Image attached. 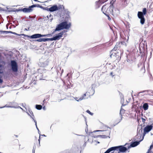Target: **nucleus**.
Listing matches in <instances>:
<instances>
[{"label": "nucleus", "mask_w": 153, "mask_h": 153, "mask_svg": "<svg viewBox=\"0 0 153 153\" xmlns=\"http://www.w3.org/2000/svg\"><path fill=\"white\" fill-rule=\"evenodd\" d=\"M117 13H114V7L113 4H111L110 6L107 7V10L106 11V13L108 14H111L114 17H116L119 13V11L118 10H116Z\"/></svg>", "instance_id": "nucleus-2"}, {"label": "nucleus", "mask_w": 153, "mask_h": 153, "mask_svg": "<svg viewBox=\"0 0 153 153\" xmlns=\"http://www.w3.org/2000/svg\"><path fill=\"white\" fill-rule=\"evenodd\" d=\"M109 14H107L105 15H106L108 17V20H110L111 19L109 16Z\"/></svg>", "instance_id": "nucleus-34"}, {"label": "nucleus", "mask_w": 153, "mask_h": 153, "mask_svg": "<svg viewBox=\"0 0 153 153\" xmlns=\"http://www.w3.org/2000/svg\"><path fill=\"white\" fill-rule=\"evenodd\" d=\"M51 36H52V34H46V37H50Z\"/></svg>", "instance_id": "nucleus-39"}, {"label": "nucleus", "mask_w": 153, "mask_h": 153, "mask_svg": "<svg viewBox=\"0 0 153 153\" xmlns=\"http://www.w3.org/2000/svg\"><path fill=\"white\" fill-rule=\"evenodd\" d=\"M33 0L34 1H35L38 2H40L39 1H38L37 0Z\"/></svg>", "instance_id": "nucleus-50"}, {"label": "nucleus", "mask_w": 153, "mask_h": 153, "mask_svg": "<svg viewBox=\"0 0 153 153\" xmlns=\"http://www.w3.org/2000/svg\"><path fill=\"white\" fill-rule=\"evenodd\" d=\"M116 10H118V9H114V13H117V11Z\"/></svg>", "instance_id": "nucleus-44"}, {"label": "nucleus", "mask_w": 153, "mask_h": 153, "mask_svg": "<svg viewBox=\"0 0 153 153\" xmlns=\"http://www.w3.org/2000/svg\"><path fill=\"white\" fill-rule=\"evenodd\" d=\"M16 108H20L21 109H22V110H23V109L20 106H18L17 107L16 106Z\"/></svg>", "instance_id": "nucleus-40"}, {"label": "nucleus", "mask_w": 153, "mask_h": 153, "mask_svg": "<svg viewBox=\"0 0 153 153\" xmlns=\"http://www.w3.org/2000/svg\"><path fill=\"white\" fill-rule=\"evenodd\" d=\"M48 61L47 59L42 58L39 59V65L41 67H45L48 65Z\"/></svg>", "instance_id": "nucleus-6"}, {"label": "nucleus", "mask_w": 153, "mask_h": 153, "mask_svg": "<svg viewBox=\"0 0 153 153\" xmlns=\"http://www.w3.org/2000/svg\"><path fill=\"white\" fill-rule=\"evenodd\" d=\"M98 131H103L104 132L102 133V134H105L106 135H110L111 131H102V130H97L94 131L93 132H98Z\"/></svg>", "instance_id": "nucleus-16"}, {"label": "nucleus", "mask_w": 153, "mask_h": 153, "mask_svg": "<svg viewBox=\"0 0 153 153\" xmlns=\"http://www.w3.org/2000/svg\"><path fill=\"white\" fill-rule=\"evenodd\" d=\"M42 135V136H45V137L46 136L45 135H44V134L42 135Z\"/></svg>", "instance_id": "nucleus-61"}, {"label": "nucleus", "mask_w": 153, "mask_h": 153, "mask_svg": "<svg viewBox=\"0 0 153 153\" xmlns=\"http://www.w3.org/2000/svg\"><path fill=\"white\" fill-rule=\"evenodd\" d=\"M28 114L30 116V117H31V118H32L33 120L34 121V123H35V125H36H36H37V122H36V120H35V117H34V116L33 115L32 116H31L28 113Z\"/></svg>", "instance_id": "nucleus-24"}, {"label": "nucleus", "mask_w": 153, "mask_h": 153, "mask_svg": "<svg viewBox=\"0 0 153 153\" xmlns=\"http://www.w3.org/2000/svg\"><path fill=\"white\" fill-rule=\"evenodd\" d=\"M41 9H42L44 10H46L48 11H49L50 12V7L48 8V7H43V8H41Z\"/></svg>", "instance_id": "nucleus-29"}, {"label": "nucleus", "mask_w": 153, "mask_h": 153, "mask_svg": "<svg viewBox=\"0 0 153 153\" xmlns=\"http://www.w3.org/2000/svg\"><path fill=\"white\" fill-rule=\"evenodd\" d=\"M3 82V81L2 79H0V83H2Z\"/></svg>", "instance_id": "nucleus-45"}, {"label": "nucleus", "mask_w": 153, "mask_h": 153, "mask_svg": "<svg viewBox=\"0 0 153 153\" xmlns=\"http://www.w3.org/2000/svg\"><path fill=\"white\" fill-rule=\"evenodd\" d=\"M96 142H97V143H100V142H98V141H96Z\"/></svg>", "instance_id": "nucleus-63"}, {"label": "nucleus", "mask_w": 153, "mask_h": 153, "mask_svg": "<svg viewBox=\"0 0 153 153\" xmlns=\"http://www.w3.org/2000/svg\"><path fill=\"white\" fill-rule=\"evenodd\" d=\"M149 151H150L149 150H148V151L147 152H146V153H149Z\"/></svg>", "instance_id": "nucleus-56"}, {"label": "nucleus", "mask_w": 153, "mask_h": 153, "mask_svg": "<svg viewBox=\"0 0 153 153\" xmlns=\"http://www.w3.org/2000/svg\"><path fill=\"white\" fill-rule=\"evenodd\" d=\"M153 147V145L152 144L151 145L150 147V148L149 149H148L150 151L152 149V147Z\"/></svg>", "instance_id": "nucleus-38"}, {"label": "nucleus", "mask_w": 153, "mask_h": 153, "mask_svg": "<svg viewBox=\"0 0 153 153\" xmlns=\"http://www.w3.org/2000/svg\"><path fill=\"white\" fill-rule=\"evenodd\" d=\"M50 12H53L58 10L57 6L56 4L53 5L50 7Z\"/></svg>", "instance_id": "nucleus-13"}, {"label": "nucleus", "mask_w": 153, "mask_h": 153, "mask_svg": "<svg viewBox=\"0 0 153 153\" xmlns=\"http://www.w3.org/2000/svg\"><path fill=\"white\" fill-rule=\"evenodd\" d=\"M52 19H53V18H51V19H50V20L51 22L52 21Z\"/></svg>", "instance_id": "nucleus-58"}, {"label": "nucleus", "mask_w": 153, "mask_h": 153, "mask_svg": "<svg viewBox=\"0 0 153 153\" xmlns=\"http://www.w3.org/2000/svg\"><path fill=\"white\" fill-rule=\"evenodd\" d=\"M47 17L48 19H49V17L48 16H47Z\"/></svg>", "instance_id": "nucleus-59"}, {"label": "nucleus", "mask_w": 153, "mask_h": 153, "mask_svg": "<svg viewBox=\"0 0 153 153\" xmlns=\"http://www.w3.org/2000/svg\"><path fill=\"white\" fill-rule=\"evenodd\" d=\"M116 53H112L110 55V56L111 58L112 57V56H115V55H116Z\"/></svg>", "instance_id": "nucleus-33"}, {"label": "nucleus", "mask_w": 153, "mask_h": 153, "mask_svg": "<svg viewBox=\"0 0 153 153\" xmlns=\"http://www.w3.org/2000/svg\"><path fill=\"white\" fill-rule=\"evenodd\" d=\"M4 107H7V108H16L15 106H8L7 105H5L4 106L1 107H0V108H3Z\"/></svg>", "instance_id": "nucleus-26"}, {"label": "nucleus", "mask_w": 153, "mask_h": 153, "mask_svg": "<svg viewBox=\"0 0 153 153\" xmlns=\"http://www.w3.org/2000/svg\"><path fill=\"white\" fill-rule=\"evenodd\" d=\"M146 13V8H144L143 10L142 13L144 15H145Z\"/></svg>", "instance_id": "nucleus-28"}, {"label": "nucleus", "mask_w": 153, "mask_h": 153, "mask_svg": "<svg viewBox=\"0 0 153 153\" xmlns=\"http://www.w3.org/2000/svg\"><path fill=\"white\" fill-rule=\"evenodd\" d=\"M29 112L30 113H28L31 116H32L33 115V112L32 111H29ZM27 114H28V112H27Z\"/></svg>", "instance_id": "nucleus-35"}, {"label": "nucleus", "mask_w": 153, "mask_h": 153, "mask_svg": "<svg viewBox=\"0 0 153 153\" xmlns=\"http://www.w3.org/2000/svg\"><path fill=\"white\" fill-rule=\"evenodd\" d=\"M141 135L140 134H137V135L136 136V138L140 137V138L141 137Z\"/></svg>", "instance_id": "nucleus-31"}, {"label": "nucleus", "mask_w": 153, "mask_h": 153, "mask_svg": "<svg viewBox=\"0 0 153 153\" xmlns=\"http://www.w3.org/2000/svg\"><path fill=\"white\" fill-rule=\"evenodd\" d=\"M3 33H5L6 34H7L9 33V31H3Z\"/></svg>", "instance_id": "nucleus-42"}, {"label": "nucleus", "mask_w": 153, "mask_h": 153, "mask_svg": "<svg viewBox=\"0 0 153 153\" xmlns=\"http://www.w3.org/2000/svg\"><path fill=\"white\" fill-rule=\"evenodd\" d=\"M43 109L44 110H46V108L45 106H44L43 108Z\"/></svg>", "instance_id": "nucleus-46"}, {"label": "nucleus", "mask_w": 153, "mask_h": 153, "mask_svg": "<svg viewBox=\"0 0 153 153\" xmlns=\"http://www.w3.org/2000/svg\"><path fill=\"white\" fill-rule=\"evenodd\" d=\"M144 15L142 12L139 11L138 12L137 16L140 19V23L142 25L144 24L145 20Z\"/></svg>", "instance_id": "nucleus-7"}, {"label": "nucleus", "mask_w": 153, "mask_h": 153, "mask_svg": "<svg viewBox=\"0 0 153 153\" xmlns=\"http://www.w3.org/2000/svg\"><path fill=\"white\" fill-rule=\"evenodd\" d=\"M12 34H13L16 35H18V36H20V35L18 34L15 32H13Z\"/></svg>", "instance_id": "nucleus-41"}, {"label": "nucleus", "mask_w": 153, "mask_h": 153, "mask_svg": "<svg viewBox=\"0 0 153 153\" xmlns=\"http://www.w3.org/2000/svg\"><path fill=\"white\" fill-rule=\"evenodd\" d=\"M36 41L39 42H46L51 41L50 38H40L36 40Z\"/></svg>", "instance_id": "nucleus-15"}, {"label": "nucleus", "mask_w": 153, "mask_h": 153, "mask_svg": "<svg viewBox=\"0 0 153 153\" xmlns=\"http://www.w3.org/2000/svg\"><path fill=\"white\" fill-rule=\"evenodd\" d=\"M39 7V8H43V7L42 6H41L40 5H39V4H33L32 5H31L30 6V7H31L32 8H33V7Z\"/></svg>", "instance_id": "nucleus-22"}, {"label": "nucleus", "mask_w": 153, "mask_h": 153, "mask_svg": "<svg viewBox=\"0 0 153 153\" xmlns=\"http://www.w3.org/2000/svg\"><path fill=\"white\" fill-rule=\"evenodd\" d=\"M113 151L111 153H119V148L118 146H114L109 148L106 151L105 153H109L111 151Z\"/></svg>", "instance_id": "nucleus-4"}, {"label": "nucleus", "mask_w": 153, "mask_h": 153, "mask_svg": "<svg viewBox=\"0 0 153 153\" xmlns=\"http://www.w3.org/2000/svg\"><path fill=\"white\" fill-rule=\"evenodd\" d=\"M13 32L11 31H9V33H12Z\"/></svg>", "instance_id": "nucleus-51"}, {"label": "nucleus", "mask_w": 153, "mask_h": 153, "mask_svg": "<svg viewBox=\"0 0 153 153\" xmlns=\"http://www.w3.org/2000/svg\"><path fill=\"white\" fill-rule=\"evenodd\" d=\"M91 91H92V92L93 93L92 94H93L94 93L95 90H94V88H93V87H92Z\"/></svg>", "instance_id": "nucleus-36"}, {"label": "nucleus", "mask_w": 153, "mask_h": 153, "mask_svg": "<svg viewBox=\"0 0 153 153\" xmlns=\"http://www.w3.org/2000/svg\"><path fill=\"white\" fill-rule=\"evenodd\" d=\"M40 136L39 137V143L40 144Z\"/></svg>", "instance_id": "nucleus-54"}, {"label": "nucleus", "mask_w": 153, "mask_h": 153, "mask_svg": "<svg viewBox=\"0 0 153 153\" xmlns=\"http://www.w3.org/2000/svg\"><path fill=\"white\" fill-rule=\"evenodd\" d=\"M86 96V94H84L82 97H81L78 100H77V101L79 102L83 99H85V97Z\"/></svg>", "instance_id": "nucleus-23"}, {"label": "nucleus", "mask_w": 153, "mask_h": 153, "mask_svg": "<svg viewBox=\"0 0 153 153\" xmlns=\"http://www.w3.org/2000/svg\"><path fill=\"white\" fill-rule=\"evenodd\" d=\"M2 67V65L0 63V68Z\"/></svg>", "instance_id": "nucleus-55"}, {"label": "nucleus", "mask_w": 153, "mask_h": 153, "mask_svg": "<svg viewBox=\"0 0 153 153\" xmlns=\"http://www.w3.org/2000/svg\"><path fill=\"white\" fill-rule=\"evenodd\" d=\"M22 35H23L25 36H27L28 37L30 38L31 39H36L38 38H39L41 37H46V35H42L39 33H36L33 34L31 36H28L27 35H26L24 34H22Z\"/></svg>", "instance_id": "nucleus-5"}, {"label": "nucleus", "mask_w": 153, "mask_h": 153, "mask_svg": "<svg viewBox=\"0 0 153 153\" xmlns=\"http://www.w3.org/2000/svg\"><path fill=\"white\" fill-rule=\"evenodd\" d=\"M125 110L121 108L120 109V121H119L118 123L120 122L121 121V120H122V118H123L122 116H123V115L125 113Z\"/></svg>", "instance_id": "nucleus-14"}, {"label": "nucleus", "mask_w": 153, "mask_h": 153, "mask_svg": "<svg viewBox=\"0 0 153 153\" xmlns=\"http://www.w3.org/2000/svg\"><path fill=\"white\" fill-rule=\"evenodd\" d=\"M23 12L24 13H29L32 12L33 10L30 6L28 8L25 7L23 8Z\"/></svg>", "instance_id": "nucleus-12"}, {"label": "nucleus", "mask_w": 153, "mask_h": 153, "mask_svg": "<svg viewBox=\"0 0 153 153\" xmlns=\"http://www.w3.org/2000/svg\"><path fill=\"white\" fill-rule=\"evenodd\" d=\"M143 139V137H142V139L140 140L139 141H136L134 142H133L131 143L130 145H128V149H129L131 147H135L138 145H139L140 143V142L142 141Z\"/></svg>", "instance_id": "nucleus-10"}, {"label": "nucleus", "mask_w": 153, "mask_h": 153, "mask_svg": "<svg viewBox=\"0 0 153 153\" xmlns=\"http://www.w3.org/2000/svg\"><path fill=\"white\" fill-rule=\"evenodd\" d=\"M152 125H148L145 127L143 130L144 132L143 137H144V136L147 133H148L152 129Z\"/></svg>", "instance_id": "nucleus-8"}, {"label": "nucleus", "mask_w": 153, "mask_h": 153, "mask_svg": "<svg viewBox=\"0 0 153 153\" xmlns=\"http://www.w3.org/2000/svg\"><path fill=\"white\" fill-rule=\"evenodd\" d=\"M140 130L139 131H138V133H140Z\"/></svg>", "instance_id": "nucleus-64"}, {"label": "nucleus", "mask_w": 153, "mask_h": 153, "mask_svg": "<svg viewBox=\"0 0 153 153\" xmlns=\"http://www.w3.org/2000/svg\"><path fill=\"white\" fill-rule=\"evenodd\" d=\"M101 10L105 15L107 14V13H106V11L107 10V7L106 6V5H104L102 7Z\"/></svg>", "instance_id": "nucleus-17"}, {"label": "nucleus", "mask_w": 153, "mask_h": 153, "mask_svg": "<svg viewBox=\"0 0 153 153\" xmlns=\"http://www.w3.org/2000/svg\"><path fill=\"white\" fill-rule=\"evenodd\" d=\"M86 112H87V113H88L91 116H92L93 115V113L91 112L90 111H89L88 110H87L86 111Z\"/></svg>", "instance_id": "nucleus-30"}, {"label": "nucleus", "mask_w": 153, "mask_h": 153, "mask_svg": "<svg viewBox=\"0 0 153 153\" xmlns=\"http://www.w3.org/2000/svg\"><path fill=\"white\" fill-rule=\"evenodd\" d=\"M121 45V43H117L113 49L111 51V52L113 51H116L117 49L119 48H120Z\"/></svg>", "instance_id": "nucleus-18"}, {"label": "nucleus", "mask_w": 153, "mask_h": 153, "mask_svg": "<svg viewBox=\"0 0 153 153\" xmlns=\"http://www.w3.org/2000/svg\"><path fill=\"white\" fill-rule=\"evenodd\" d=\"M23 8L21 9V8H19L18 9H16V11H13V10H11V11H9V12H14V11H22L23 12Z\"/></svg>", "instance_id": "nucleus-27"}, {"label": "nucleus", "mask_w": 153, "mask_h": 153, "mask_svg": "<svg viewBox=\"0 0 153 153\" xmlns=\"http://www.w3.org/2000/svg\"><path fill=\"white\" fill-rule=\"evenodd\" d=\"M142 122L143 123L145 122V121H146V120L145 119L143 118H142Z\"/></svg>", "instance_id": "nucleus-43"}, {"label": "nucleus", "mask_w": 153, "mask_h": 153, "mask_svg": "<svg viewBox=\"0 0 153 153\" xmlns=\"http://www.w3.org/2000/svg\"><path fill=\"white\" fill-rule=\"evenodd\" d=\"M51 16H52L51 14H50L49 17H51Z\"/></svg>", "instance_id": "nucleus-52"}, {"label": "nucleus", "mask_w": 153, "mask_h": 153, "mask_svg": "<svg viewBox=\"0 0 153 153\" xmlns=\"http://www.w3.org/2000/svg\"><path fill=\"white\" fill-rule=\"evenodd\" d=\"M34 150H35V149H33V152H34Z\"/></svg>", "instance_id": "nucleus-62"}, {"label": "nucleus", "mask_w": 153, "mask_h": 153, "mask_svg": "<svg viewBox=\"0 0 153 153\" xmlns=\"http://www.w3.org/2000/svg\"><path fill=\"white\" fill-rule=\"evenodd\" d=\"M149 105L147 103H144L143 106V109L146 111L148 109Z\"/></svg>", "instance_id": "nucleus-20"}, {"label": "nucleus", "mask_w": 153, "mask_h": 153, "mask_svg": "<svg viewBox=\"0 0 153 153\" xmlns=\"http://www.w3.org/2000/svg\"><path fill=\"white\" fill-rule=\"evenodd\" d=\"M121 43V45H125L126 46V44L125 42H124V41L122 42Z\"/></svg>", "instance_id": "nucleus-37"}, {"label": "nucleus", "mask_w": 153, "mask_h": 153, "mask_svg": "<svg viewBox=\"0 0 153 153\" xmlns=\"http://www.w3.org/2000/svg\"><path fill=\"white\" fill-rule=\"evenodd\" d=\"M62 7H63V5H59L58 7L57 6V8H58V10H59V9H62Z\"/></svg>", "instance_id": "nucleus-32"}, {"label": "nucleus", "mask_w": 153, "mask_h": 153, "mask_svg": "<svg viewBox=\"0 0 153 153\" xmlns=\"http://www.w3.org/2000/svg\"><path fill=\"white\" fill-rule=\"evenodd\" d=\"M11 69L14 72H17L18 70V65L14 60H12L10 62Z\"/></svg>", "instance_id": "nucleus-3"}, {"label": "nucleus", "mask_w": 153, "mask_h": 153, "mask_svg": "<svg viewBox=\"0 0 153 153\" xmlns=\"http://www.w3.org/2000/svg\"><path fill=\"white\" fill-rule=\"evenodd\" d=\"M103 2H102L101 1V0H99L98 1H97L96 2V8H99L101 4H102Z\"/></svg>", "instance_id": "nucleus-19"}, {"label": "nucleus", "mask_w": 153, "mask_h": 153, "mask_svg": "<svg viewBox=\"0 0 153 153\" xmlns=\"http://www.w3.org/2000/svg\"><path fill=\"white\" fill-rule=\"evenodd\" d=\"M127 61L128 62V61H129V59H127Z\"/></svg>", "instance_id": "nucleus-60"}, {"label": "nucleus", "mask_w": 153, "mask_h": 153, "mask_svg": "<svg viewBox=\"0 0 153 153\" xmlns=\"http://www.w3.org/2000/svg\"><path fill=\"white\" fill-rule=\"evenodd\" d=\"M101 137L102 138H106L108 137L109 138H110V137L109 135H97V136H96L95 137H94V138L96 137Z\"/></svg>", "instance_id": "nucleus-21"}, {"label": "nucleus", "mask_w": 153, "mask_h": 153, "mask_svg": "<svg viewBox=\"0 0 153 153\" xmlns=\"http://www.w3.org/2000/svg\"><path fill=\"white\" fill-rule=\"evenodd\" d=\"M71 23H69L68 24L67 21L62 22L57 25L55 29L53 32L52 34H53L55 32L59 31L63 29H68L71 27Z\"/></svg>", "instance_id": "nucleus-1"}, {"label": "nucleus", "mask_w": 153, "mask_h": 153, "mask_svg": "<svg viewBox=\"0 0 153 153\" xmlns=\"http://www.w3.org/2000/svg\"><path fill=\"white\" fill-rule=\"evenodd\" d=\"M36 108L38 110H40L42 108V106L40 105H36Z\"/></svg>", "instance_id": "nucleus-25"}, {"label": "nucleus", "mask_w": 153, "mask_h": 153, "mask_svg": "<svg viewBox=\"0 0 153 153\" xmlns=\"http://www.w3.org/2000/svg\"><path fill=\"white\" fill-rule=\"evenodd\" d=\"M3 73V72L1 71V70L0 69V74H1Z\"/></svg>", "instance_id": "nucleus-53"}, {"label": "nucleus", "mask_w": 153, "mask_h": 153, "mask_svg": "<svg viewBox=\"0 0 153 153\" xmlns=\"http://www.w3.org/2000/svg\"><path fill=\"white\" fill-rule=\"evenodd\" d=\"M22 105L23 107H25V106L24 105V104L23 103L22 104Z\"/></svg>", "instance_id": "nucleus-57"}, {"label": "nucleus", "mask_w": 153, "mask_h": 153, "mask_svg": "<svg viewBox=\"0 0 153 153\" xmlns=\"http://www.w3.org/2000/svg\"><path fill=\"white\" fill-rule=\"evenodd\" d=\"M118 146L119 148V152H125L128 149V148H127L123 146Z\"/></svg>", "instance_id": "nucleus-11"}, {"label": "nucleus", "mask_w": 153, "mask_h": 153, "mask_svg": "<svg viewBox=\"0 0 153 153\" xmlns=\"http://www.w3.org/2000/svg\"><path fill=\"white\" fill-rule=\"evenodd\" d=\"M63 33L62 32L56 34L53 37L51 38V41L59 40L62 36Z\"/></svg>", "instance_id": "nucleus-9"}, {"label": "nucleus", "mask_w": 153, "mask_h": 153, "mask_svg": "<svg viewBox=\"0 0 153 153\" xmlns=\"http://www.w3.org/2000/svg\"><path fill=\"white\" fill-rule=\"evenodd\" d=\"M36 128H37V129L38 130V131L39 132V129L37 127V125H36Z\"/></svg>", "instance_id": "nucleus-48"}, {"label": "nucleus", "mask_w": 153, "mask_h": 153, "mask_svg": "<svg viewBox=\"0 0 153 153\" xmlns=\"http://www.w3.org/2000/svg\"><path fill=\"white\" fill-rule=\"evenodd\" d=\"M75 100L77 101V100H77L78 99V98L77 97H76L75 98Z\"/></svg>", "instance_id": "nucleus-49"}, {"label": "nucleus", "mask_w": 153, "mask_h": 153, "mask_svg": "<svg viewBox=\"0 0 153 153\" xmlns=\"http://www.w3.org/2000/svg\"><path fill=\"white\" fill-rule=\"evenodd\" d=\"M110 75H111V76H113V73L112 72H111Z\"/></svg>", "instance_id": "nucleus-47"}]
</instances>
